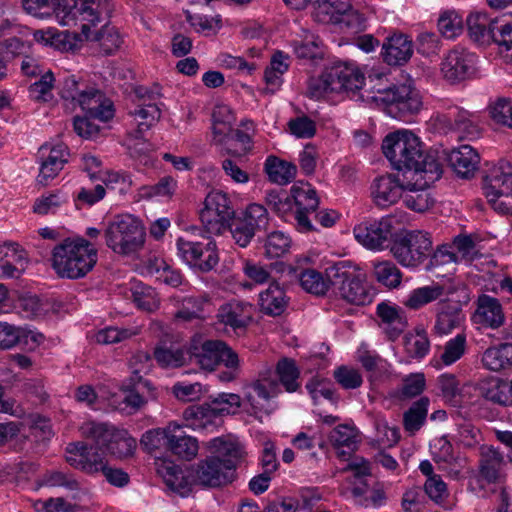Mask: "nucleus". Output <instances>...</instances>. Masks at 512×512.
<instances>
[{
	"instance_id": "nucleus-61",
	"label": "nucleus",
	"mask_w": 512,
	"mask_h": 512,
	"mask_svg": "<svg viewBox=\"0 0 512 512\" xmlns=\"http://www.w3.org/2000/svg\"><path fill=\"white\" fill-rule=\"evenodd\" d=\"M54 77L50 70L41 74V78L30 85L29 96L35 101L48 102L52 99Z\"/></svg>"
},
{
	"instance_id": "nucleus-62",
	"label": "nucleus",
	"mask_w": 512,
	"mask_h": 512,
	"mask_svg": "<svg viewBox=\"0 0 512 512\" xmlns=\"http://www.w3.org/2000/svg\"><path fill=\"white\" fill-rule=\"evenodd\" d=\"M465 348L466 336L463 333H459L445 344L441 361L446 366L452 365L464 355Z\"/></svg>"
},
{
	"instance_id": "nucleus-11",
	"label": "nucleus",
	"mask_w": 512,
	"mask_h": 512,
	"mask_svg": "<svg viewBox=\"0 0 512 512\" xmlns=\"http://www.w3.org/2000/svg\"><path fill=\"white\" fill-rule=\"evenodd\" d=\"M390 251L400 265L415 268L431 255L432 241L426 232L409 231L393 241Z\"/></svg>"
},
{
	"instance_id": "nucleus-52",
	"label": "nucleus",
	"mask_w": 512,
	"mask_h": 512,
	"mask_svg": "<svg viewBox=\"0 0 512 512\" xmlns=\"http://www.w3.org/2000/svg\"><path fill=\"white\" fill-rule=\"evenodd\" d=\"M276 374L277 379L287 392H295L300 387L298 382L300 372L293 360L287 358L280 360L276 366Z\"/></svg>"
},
{
	"instance_id": "nucleus-39",
	"label": "nucleus",
	"mask_w": 512,
	"mask_h": 512,
	"mask_svg": "<svg viewBox=\"0 0 512 512\" xmlns=\"http://www.w3.org/2000/svg\"><path fill=\"white\" fill-rule=\"evenodd\" d=\"M137 125L135 139H140L141 135L149 130L161 117V110L157 103H137L136 108L130 112Z\"/></svg>"
},
{
	"instance_id": "nucleus-17",
	"label": "nucleus",
	"mask_w": 512,
	"mask_h": 512,
	"mask_svg": "<svg viewBox=\"0 0 512 512\" xmlns=\"http://www.w3.org/2000/svg\"><path fill=\"white\" fill-rule=\"evenodd\" d=\"M393 219L383 217L379 220L364 221L354 227L355 239L370 250H383L393 235Z\"/></svg>"
},
{
	"instance_id": "nucleus-59",
	"label": "nucleus",
	"mask_w": 512,
	"mask_h": 512,
	"mask_svg": "<svg viewBox=\"0 0 512 512\" xmlns=\"http://www.w3.org/2000/svg\"><path fill=\"white\" fill-rule=\"evenodd\" d=\"M210 297L208 294H200L197 296H189L183 300V308L180 309L176 317L183 320H191L199 316L204 310L205 305L209 304Z\"/></svg>"
},
{
	"instance_id": "nucleus-31",
	"label": "nucleus",
	"mask_w": 512,
	"mask_h": 512,
	"mask_svg": "<svg viewBox=\"0 0 512 512\" xmlns=\"http://www.w3.org/2000/svg\"><path fill=\"white\" fill-rule=\"evenodd\" d=\"M464 315L460 308L448 302H441L438 305L434 332L439 335H448L454 329L461 326Z\"/></svg>"
},
{
	"instance_id": "nucleus-35",
	"label": "nucleus",
	"mask_w": 512,
	"mask_h": 512,
	"mask_svg": "<svg viewBox=\"0 0 512 512\" xmlns=\"http://www.w3.org/2000/svg\"><path fill=\"white\" fill-rule=\"evenodd\" d=\"M129 366L131 369V376L123 386L135 389H147V391L150 392L152 390L151 383L142 376L150 369V355L146 352H138L134 354L129 361Z\"/></svg>"
},
{
	"instance_id": "nucleus-9",
	"label": "nucleus",
	"mask_w": 512,
	"mask_h": 512,
	"mask_svg": "<svg viewBox=\"0 0 512 512\" xmlns=\"http://www.w3.org/2000/svg\"><path fill=\"white\" fill-rule=\"evenodd\" d=\"M332 287L346 302L365 305L372 298L356 269L348 261H339L326 269Z\"/></svg>"
},
{
	"instance_id": "nucleus-38",
	"label": "nucleus",
	"mask_w": 512,
	"mask_h": 512,
	"mask_svg": "<svg viewBox=\"0 0 512 512\" xmlns=\"http://www.w3.org/2000/svg\"><path fill=\"white\" fill-rule=\"evenodd\" d=\"M485 368L501 371L512 367V343H503L486 349L482 356Z\"/></svg>"
},
{
	"instance_id": "nucleus-58",
	"label": "nucleus",
	"mask_w": 512,
	"mask_h": 512,
	"mask_svg": "<svg viewBox=\"0 0 512 512\" xmlns=\"http://www.w3.org/2000/svg\"><path fill=\"white\" fill-rule=\"evenodd\" d=\"M241 126L244 128V130H234L232 128V133L228 139V143L231 140L237 141L241 146V152L227 149V153L229 154L241 156L242 154H245L252 149V136L255 132L254 123L253 121L246 119L241 121Z\"/></svg>"
},
{
	"instance_id": "nucleus-53",
	"label": "nucleus",
	"mask_w": 512,
	"mask_h": 512,
	"mask_svg": "<svg viewBox=\"0 0 512 512\" xmlns=\"http://www.w3.org/2000/svg\"><path fill=\"white\" fill-rule=\"evenodd\" d=\"M154 358L163 367H180L189 359V349L158 347L154 351Z\"/></svg>"
},
{
	"instance_id": "nucleus-49",
	"label": "nucleus",
	"mask_w": 512,
	"mask_h": 512,
	"mask_svg": "<svg viewBox=\"0 0 512 512\" xmlns=\"http://www.w3.org/2000/svg\"><path fill=\"white\" fill-rule=\"evenodd\" d=\"M479 116L465 109H456L455 131L461 138L476 139L480 136Z\"/></svg>"
},
{
	"instance_id": "nucleus-33",
	"label": "nucleus",
	"mask_w": 512,
	"mask_h": 512,
	"mask_svg": "<svg viewBox=\"0 0 512 512\" xmlns=\"http://www.w3.org/2000/svg\"><path fill=\"white\" fill-rule=\"evenodd\" d=\"M294 55L300 60L317 61L324 57L323 42L319 36L306 32L303 38L291 43Z\"/></svg>"
},
{
	"instance_id": "nucleus-20",
	"label": "nucleus",
	"mask_w": 512,
	"mask_h": 512,
	"mask_svg": "<svg viewBox=\"0 0 512 512\" xmlns=\"http://www.w3.org/2000/svg\"><path fill=\"white\" fill-rule=\"evenodd\" d=\"M68 147L63 143L56 145L44 144L39 149L41 159L40 171L37 181L46 186L54 179L68 162Z\"/></svg>"
},
{
	"instance_id": "nucleus-48",
	"label": "nucleus",
	"mask_w": 512,
	"mask_h": 512,
	"mask_svg": "<svg viewBox=\"0 0 512 512\" xmlns=\"http://www.w3.org/2000/svg\"><path fill=\"white\" fill-rule=\"evenodd\" d=\"M373 277L381 285L392 289L401 284L402 273L390 260L373 262Z\"/></svg>"
},
{
	"instance_id": "nucleus-32",
	"label": "nucleus",
	"mask_w": 512,
	"mask_h": 512,
	"mask_svg": "<svg viewBox=\"0 0 512 512\" xmlns=\"http://www.w3.org/2000/svg\"><path fill=\"white\" fill-rule=\"evenodd\" d=\"M157 472L170 490L182 496L190 491L189 479L184 475L183 470L173 462H159L157 464Z\"/></svg>"
},
{
	"instance_id": "nucleus-28",
	"label": "nucleus",
	"mask_w": 512,
	"mask_h": 512,
	"mask_svg": "<svg viewBox=\"0 0 512 512\" xmlns=\"http://www.w3.org/2000/svg\"><path fill=\"white\" fill-rule=\"evenodd\" d=\"M474 317L477 323L493 329L499 328L505 321L499 300L489 295L479 296Z\"/></svg>"
},
{
	"instance_id": "nucleus-42",
	"label": "nucleus",
	"mask_w": 512,
	"mask_h": 512,
	"mask_svg": "<svg viewBox=\"0 0 512 512\" xmlns=\"http://www.w3.org/2000/svg\"><path fill=\"white\" fill-rule=\"evenodd\" d=\"M444 293L445 289L440 284L423 286L412 290L403 303L410 309L418 310L423 306L440 299Z\"/></svg>"
},
{
	"instance_id": "nucleus-7",
	"label": "nucleus",
	"mask_w": 512,
	"mask_h": 512,
	"mask_svg": "<svg viewBox=\"0 0 512 512\" xmlns=\"http://www.w3.org/2000/svg\"><path fill=\"white\" fill-rule=\"evenodd\" d=\"M199 231L193 227L192 232ZM178 256L190 267L200 271L209 272L219 262L215 241L210 236H202L201 240L195 239V234L190 233L176 240Z\"/></svg>"
},
{
	"instance_id": "nucleus-51",
	"label": "nucleus",
	"mask_w": 512,
	"mask_h": 512,
	"mask_svg": "<svg viewBox=\"0 0 512 512\" xmlns=\"http://www.w3.org/2000/svg\"><path fill=\"white\" fill-rule=\"evenodd\" d=\"M176 433L177 432L171 433L169 437V450L185 460H191L196 457L199 449L197 439Z\"/></svg>"
},
{
	"instance_id": "nucleus-24",
	"label": "nucleus",
	"mask_w": 512,
	"mask_h": 512,
	"mask_svg": "<svg viewBox=\"0 0 512 512\" xmlns=\"http://www.w3.org/2000/svg\"><path fill=\"white\" fill-rule=\"evenodd\" d=\"M381 55L388 65L402 66L413 55V42L407 35L393 34L387 37L382 44Z\"/></svg>"
},
{
	"instance_id": "nucleus-8",
	"label": "nucleus",
	"mask_w": 512,
	"mask_h": 512,
	"mask_svg": "<svg viewBox=\"0 0 512 512\" xmlns=\"http://www.w3.org/2000/svg\"><path fill=\"white\" fill-rule=\"evenodd\" d=\"M241 406V398L233 393H220L206 405L192 406L185 409V425L193 430H212L219 415L229 414Z\"/></svg>"
},
{
	"instance_id": "nucleus-41",
	"label": "nucleus",
	"mask_w": 512,
	"mask_h": 512,
	"mask_svg": "<svg viewBox=\"0 0 512 512\" xmlns=\"http://www.w3.org/2000/svg\"><path fill=\"white\" fill-rule=\"evenodd\" d=\"M265 171L270 181L279 185H286L295 178L297 168L289 162L269 156L265 162Z\"/></svg>"
},
{
	"instance_id": "nucleus-19",
	"label": "nucleus",
	"mask_w": 512,
	"mask_h": 512,
	"mask_svg": "<svg viewBox=\"0 0 512 512\" xmlns=\"http://www.w3.org/2000/svg\"><path fill=\"white\" fill-rule=\"evenodd\" d=\"M408 176L386 173L376 177L371 185V195L378 207L387 208L398 202L403 197Z\"/></svg>"
},
{
	"instance_id": "nucleus-23",
	"label": "nucleus",
	"mask_w": 512,
	"mask_h": 512,
	"mask_svg": "<svg viewBox=\"0 0 512 512\" xmlns=\"http://www.w3.org/2000/svg\"><path fill=\"white\" fill-rule=\"evenodd\" d=\"M329 69V77L334 84L335 93L356 92L365 83V76L354 63H337Z\"/></svg>"
},
{
	"instance_id": "nucleus-57",
	"label": "nucleus",
	"mask_w": 512,
	"mask_h": 512,
	"mask_svg": "<svg viewBox=\"0 0 512 512\" xmlns=\"http://www.w3.org/2000/svg\"><path fill=\"white\" fill-rule=\"evenodd\" d=\"M425 388V377L422 373L410 374L402 381L394 396L401 399H410L420 395Z\"/></svg>"
},
{
	"instance_id": "nucleus-45",
	"label": "nucleus",
	"mask_w": 512,
	"mask_h": 512,
	"mask_svg": "<svg viewBox=\"0 0 512 512\" xmlns=\"http://www.w3.org/2000/svg\"><path fill=\"white\" fill-rule=\"evenodd\" d=\"M428 406L429 399L421 397L404 413L403 426L410 435H414L424 425L428 414Z\"/></svg>"
},
{
	"instance_id": "nucleus-56",
	"label": "nucleus",
	"mask_w": 512,
	"mask_h": 512,
	"mask_svg": "<svg viewBox=\"0 0 512 512\" xmlns=\"http://www.w3.org/2000/svg\"><path fill=\"white\" fill-rule=\"evenodd\" d=\"M438 30L447 39H454L463 31L462 17L455 11H445L438 19Z\"/></svg>"
},
{
	"instance_id": "nucleus-29",
	"label": "nucleus",
	"mask_w": 512,
	"mask_h": 512,
	"mask_svg": "<svg viewBox=\"0 0 512 512\" xmlns=\"http://www.w3.org/2000/svg\"><path fill=\"white\" fill-rule=\"evenodd\" d=\"M234 122L235 116L229 106L220 104L214 107L212 112V133L213 141L216 144H228Z\"/></svg>"
},
{
	"instance_id": "nucleus-37",
	"label": "nucleus",
	"mask_w": 512,
	"mask_h": 512,
	"mask_svg": "<svg viewBox=\"0 0 512 512\" xmlns=\"http://www.w3.org/2000/svg\"><path fill=\"white\" fill-rule=\"evenodd\" d=\"M468 33L472 41L479 45L494 42L495 23L491 24L488 17L481 13H471L467 17Z\"/></svg>"
},
{
	"instance_id": "nucleus-27",
	"label": "nucleus",
	"mask_w": 512,
	"mask_h": 512,
	"mask_svg": "<svg viewBox=\"0 0 512 512\" xmlns=\"http://www.w3.org/2000/svg\"><path fill=\"white\" fill-rule=\"evenodd\" d=\"M26 263L25 251L17 243L0 245V277H17Z\"/></svg>"
},
{
	"instance_id": "nucleus-16",
	"label": "nucleus",
	"mask_w": 512,
	"mask_h": 512,
	"mask_svg": "<svg viewBox=\"0 0 512 512\" xmlns=\"http://www.w3.org/2000/svg\"><path fill=\"white\" fill-rule=\"evenodd\" d=\"M477 57L464 47L455 46L447 51L440 63V74L450 84L470 78L476 70Z\"/></svg>"
},
{
	"instance_id": "nucleus-54",
	"label": "nucleus",
	"mask_w": 512,
	"mask_h": 512,
	"mask_svg": "<svg viewBox=\"0 0 512 512\" xmlns=\"http://www.w3.org/2000/svg\"><path fill=\"white\" fill-rule=\"evenodd\" d=\"M404 348L412 358L421 359L427 355L430 349V341L424 330H416L404 337Z\"/></svg>"
},
{
	"instance_id": "nucleus-55",
	"label": "nucleus",
	"mask_w": 512,
	"mask_h": 512,
	"mask_svg": "<svg viewBox=\"0 0 512 512\" xmlns=\"http://www.w3.org/2000/svg\"><path fill=\"white\" fill-rule=\"evenodd\" d=\"M291 246L290 237L282 231L271 232L265 241V256L268 258H278L288 252Z\"/></svg>"
},
{
	"instance_id": "nucleus-12",
	"label": "nucleus",
	"mask_w": 512,
	"mask_h": 512,
	"mask_svg": "<svg viewBox=\"0 0 512 512\" xmlns=\"http://www.w3.org/2000/svg\"><path fill=\"white\" fill-rule=\"evenodd\" d=\"M189 360L209 371L214 370L220 363L227 368L239 366L237 353L221 340L193 339L189 347Z\"/></svg>"
},
{
	"instance_id": "nucleus-21",
	"label": "nucleus",
	"mask_w": 512,
	"mask_h": 512,
	"mask_svg": "<svg viewBox=\"0 0 512 512\" xmlns=\"http://www.w3.org/2000/svg\"><path fill=\"white\" fill-rule=\"evenodd\" d=\"M218 323L234 332L244 330L253 319V305L246 301L231 300L222 304L216 314Z\"/></svg>"
},
{
	"instance_id": "nucleus-3",
	"label": "nucleus",
	"mask_w": 512,
	"mask_h": 512,
	"mask_svg": "<svg viewBox=\"0 0 512 512\" xmlns=\"http://www.w3.org/2000/svg\"><path fill=\"white\" fill-rule=\"evenodd\" d=\"M96 263L97 250L84 238H67L52 250V267L62 278H82Z\"/></svg>"
},
{
	"instance_id": "nucleus-63",
	"label": "nucleus",
	"mask_w": 512,
	"mask_h": 512,
	"mask_svg": "<svg viewBox=\"0 0 512 512\" xmlns=\"http://www.w3.org/2000/svg\"><path fill=\"white\" fill-rule=\"evenodd\" d=\"M42 484L49 487L62 486L70 491L80 489V483L72 474L56 470L46 472L43 475Z\"/></svg>"
},
{
	"instance_id": "nucleus-6",
	"label": "nucleus",
	"mask_w": 512,
	"mask_h": 512,
	"mask_svg": "<svg viewBox=\"0 0 512 512\" xmlns=\"http://www.w3.org/2000/svg\"><path fill=\"white\" fill-rule=\"evenodd\" d=\"M110 0H62L57 4L56 19L63 26L80 25L88 37L91 26L100 22L103 14L111 12Z\"/></svg>"
},
{
	"instance_id": "nucleus-60",
	"label": "nucleus",
	"mask_w": 512,
	"mask_h": 512,
	"mask_svg": "<svg viewBox=\"0 0 512 512\" xmlns=\"http://www.w3.org/2000/svg\"><path fill=\"white\" fill-rule=\"evenodd\" d=\"M240 219L255 232L266 229L269 223L267 209L257 203L250 204Z\"/></svg>"
},
{
	"instance_id": "nucleus-47",
	"label": "nucleus",
	"mask_w": 512,
	"mask_h": 512,
	"mask_svg": "<svg viewBox=\"0 0 512 512\" xmlns=\"http://www.w3.org/2000/svg\"><path fill=\"white\" fill-rule=\"evenodd\" d=\"M503 463V457L493 447H483L480 458V475L489 483L495 482Z\"/></svg>"
},
{
	"instance_id": "nucleus-43",
	"label": "nucleus",
	"mask_w": 512,
	"mask_h": 512,
	"mask_svg": "<svg viewBox=\"0 0 512 512\" xmlns=\"http://www.w3.org/2000/svg\"><path fill=\"white\" fill-rule=\"evenodd\" d=\"M79 430L82 437L94 442L93 446L105 450L109 441L113 439L115 428L106 423L86 421L82 423Z\"/></svg>"
},
{
	"instance_id": "nucleus-30",
	"label": "nucleus",
	"mask_w": 512,
	"mask_h": 512,
	"mask_svg": "<svg viewBox=\"0 0 512 512\" xmlns=\"http://www.w3.org/2000/svg\"><path fill=\"white\" fill-rule=\"evenodd\" d=\"M449 162L458 175L468 178L477 170L480 157L473 147L462 145L451 151Z\"/></svg>"
},
{
	"instance_id": "nucleus-13",
	"label": "nucleus",
	"mask_w": 512,
	"mask_h": 512,
	"mask_svg": "<svg viewBox=\"0 0 512 512\" xmlns=\"http://www.w3.org/2000/svg\"><path fill=\"white\" fill-rule=\"evenodd\" d=\"M234 213L228 195L220 190H213L205 198L200 221L206 233L220 235L229 227Z\"/></svg>"
},
{
	"instance_id": "nucleus-26",
	"label": "nucleus",
	"mask_w": 512,
	"mask_h": 512,
	"mask_svg": "<svg viewBox=\"0 0 512 512\" xmlns=\"http://www.w3.org/2000/svg\"><path fill=\"white\" fill-rule=\"evenodd\" d=\"M351 495L355 504L365 508L381 507L387 500L384 486L380 482L361 481L355 483L351 488Z\"/></svg>"
},
{
	"instance_id": "nucleus-46",
	"label": "nucleus",
	"mask_w": 512,
	"mask_h": 512,
	"mask_svg": "<svg viewBox=\"0 0 512 512\" xmlns=\"http://www.w3.org/2000/svg\"><path fill=\"white\" fill-rule=\"evenodd\" d=\"M480 394L486 400L507 406L512 404V388L506 382L501 380H491L483 383L480 388Z\"/></svg>"
},
{
	"instance_id": "nucleus-50",
	"label": "nucleus",
	"mask_w": 512,
	"mask_h": 512,
	"mask_svg": "<svg viewBox=\"0 0 512 512\" xmlns=\"http://www.w3.org/2000/svg\"><path fill=\"white\" fill-rule=\"evenodd\" d=\"M136 447V439L131 437L127 431L115 429L113 439L109 441L105 453L109 452L118 458H126L134 453Z\"/></svg>"
},
{
	"instance_id": "nucleus-22",
	"label": "nucleus",
	"mask_w": 512,
	"mask_h": 512,
	"mask_svg": "<svg viewBox=\"0 0 512 512\" xmlns=\"http://www.w3.org/2000/svg\"><path fill=\"white\" fill-rule=\"evenodd\" d=\"M379 99L386 103L391 112L397 111L401 116L415 114L422 106L418 92L407 85L388 88Z\"/></svg>"
},
{
	"instance_id": "nucleus-36",
	"label": "nucleus",
	"mask_w": 512,
	"mask_h": 512,
	"mask_svg": "<svg viewBox=\"0 0 512 512\" xmlns=\"http://www.w3.org/2000/svg\"><path fill=\"white\" fill-rule=\"evenodd\" d=\"M259 305L262 312L267 315L278 316L282 314L287 305L283 288L277 282H271L269 287L260 293Z\"/></svg>"
},
{
	"instance_id": "nucleus-44",
	"label": "nucleus",
	"mask_w": 512,
	"mask_h": 512,
	"mask_svg": "<svg viewBox=\"0 0 512 512\" xmlns=\"http://www.w3.org/2000/svg\"><path fill=\"white\" fill-rule=\"evenodd\" d=\"M301 287L308 293L316 296L325 295L329 288L332 287V282L325 274V276L315 269H305L297 274Z\"/></svg>"
},
{
	"instance_id": "nucleus-34",
	"label": "nucleus",
	"mask_w": 512,
	"mask_h": 512,
	"mask_svg": "<svg viewBox=\"0 0 512 512\" xmlns=\"http://www.w3.org/2000/svg\"><path fill=\"white\" fill-rule=\"evenodd\" d=\"M415 177L407 179L403 201L407 208L416 212H425L434 204V199L428 192L432 183H427L423 187L413 185Z\"/></svg>"
},
{
	"instance_id": "nucleus-1",
	"label": "nucleus",
	"mask_w": 512,
	"mask_h": 512,
	"mask_svg": "<svg viewBox=\"0 0 512 512\" xmlns=\"http://www.w3.org/2000/svg\"><path fill=\"white\" fill-rule=\"evenodd\" d=\"M382 150L392 167L415 177L413 185L423 187L434 183L442 175V165L433 154L426 153L419 137L403 130L388 134L382 143Z\"/></svg>"
},
{
	"instance_id": "nucleus-25",
	"label": "nucleus",
	"mask_w": 512,
	"mask_h": 512,
	"mask_svg": "<svg viewBox=\"0 0 512 512\" xmlns=\"http://www.w3.org/2000/svg\"><path fill=\"white\" fill-rule=\"evenodd\" d=\"M376 313L380 319V328L391 341L396 340L408 325L404 312L396 305L381 302L377 305Z\"/></svg>"
},
{
	"instance_id": "nucleus-5",
	"label": "nucleus",
	"mask_w": 512,
	"mask_h": 512,
	"mask_svg": "<svg viewBox=\"0 0 512 512\" xmlns=\"http://www.w3.org/2000/svg\"><path fill=\"white\" fill-rule=\"evenodd\" d=\"M105 243L114 253L127 256L138 252L145 243V229L130 214L117 215L104 231Z\"/></svg>"
},
{
	"instance_id": "nucleus-10",
	"label": "nucleus",
	"mask_w": 512,
	"mask_h": 512,
	"mask_svg": "<svg viewBox=\"0 0 512 512\" xmlns=\"http://www.w3.org/2000/svg\"><path fill=\"white\" fill-rule=\"evenodd\" d=\"M483 190L495 211L512 214V165L501 160L491 167L484 177Z\"/></svg>"
},
{
	"instance_id": "nucleus-2",
	"label": "nucleus",
	"mask_w": 512,
	"mask_h": 512,
	"mask_svg": "<svg viewBox=\"0 0 512 512\" xmlns=\"http://www.w3.org/2000/svg\"><path fill=\"white\" fill-rule=\"evenodd\" d=\"M213 455L200 461L195 472V481L205 487L216 488L231 483L244 451L234 442L214 438L209 442Z\"/></svg>"
},
{
	"instance_id": "nucleus-18",
	"label": "nucleus",
	"mask_w": 512,
	"mask_h": 512,
	"mask_svg": "<svg viewBox=\"0 0 512 512\" xmlns=\"http://www.w3.org/2000/svg\"><path fill=\"white\" fill-rule=\"evenodd\" d=\"M293 202L296 206L294 219L296 228L302 233L314 231L309 219V214L314 213L319 205V199L315 189L309 184L294 185L291 188Z\"/></svg>"
},
{
	"instance_id": "nucleus-15",
	"label": "nucleus",
	"mask_w": 512,
	"mask_h": 512,
	"mask_svg": "<svg viewBox=\"0 0 512 512\" xmlns=\"http://www.w3.org/2000/svg\"><path fill=\"white\" fill-rule=\"evenodd\" d=\"M65 460L74 469L90 476L100 474L107 462L104 449L84 441L68 443L65 448Z\"/></svg>"
},
{
	"instance_id": "nucleus-40",
	"label": "nucleus",
	"mask_w": 512,
	"mask_h": 512,
	"mask_svg": "<svg viewBox=\"0 0 512 512\" xmlns=\"http://www.w3.org/2000/svg\"><path fill=\"white\" fill-rule=\"evenodd\" d=\"M181 426L175 422L169 423L164 429H152L146 431L140 440L141 446L149 453H154L162 447L169 449V437L171 433L180 432Z\"/></svg>"
},
{
	"instance_id": "nucleus-64",
	"label": "nucleus",
	"mask_w": 512,
	"mask_h": 512,
	"mask_svg": "<svg viewBox=\"0 0 512 512\" xmlns=\"http://www.w3.org/2000/svg\"><path fill=\"white\" fill-rule=\"evenodd\" d=\"M133 301L142 310L152 312L159 307L158 295L150 286H137L132 292Z\"/></svg>"
},
{
	"instance_id": "nucleus-4",
	"label": "nucleus",
	"mask_w": 512,
	"mask_h": 512,
	"mask_svg": "<svg viewBox=\"0 0 512 512\" xmlns=\"http://www.w3.org/2000/svg\"><path fill=\"white\" fill-rule=\"evenodd\" d=\"M60 95L65 100L77 103L83 111L92 117L106 122L113 118V103L95 87H90L84 81H79L75 75L66 76L60 87Z\"/></svg>"
},
{
	"instance_id": "nucleus-14",
	"label": "nucleus",
	"mask_w": 512,
	"mask_h": 512,
	"mask_svg": "<svg viewBox=\"0 0 512 512\" xmlns=\"http://www.w3.org/2000/svg\"><path fill=\"white\" fill-rule=\"evenodd\" d=\"M243 401L250 405L253 412L269 414L270 401L281 393L276 374L271 368L259 372L257 378L243 388Z\"/></svg>"
}]
</instances>
